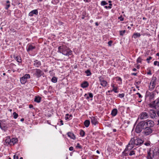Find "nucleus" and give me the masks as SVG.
<instances>
[{
	"instance_id": "1",
	"label": "nucleus",
	"mask_w": 159,
	"mask_h": 159,
	"mask_svg": "<svg viewBox=\"0 0 159 159\" xmlns=\"http://www.w3.org/2000/svg\"><path fill=\"white\" fill-rule=\"evenodd\" d=\"M58 52L68 56L71 55L72 54V51L65 45L59 46L58 48Z\"/></svg>"
},
{
	"instance_id": "2",
	"label": "nucleus",
	"mask_w": 159,
	"mask_h": 159,
	"mask_svg": "<svg viewBox=\"0 0 159 159\" xmlns=\"http://www.w3.org/2000/svg\"><path fill=\"white\" fill-rule=\"evenodd\" d=\"M134 145L133 142V139H131L128 144L126 146L125 148L122 152V155L123 156H128V155L129 152L134 148Z\"/></svg>"
},
{
	"instance_id": "3",
	"label": "nucleus",
	"mask_w": 159,
	"mask_h": 159,
	"mask_svg": "<svg viewBox=\"0 0 159 159\" xmlns=\"http://www.w3.org/2000/svg\"><path fill=\"white\" fill-rule=\"evenodd\" d=\"M146 128L144 120L142 121L139 122L137 125L135 130L137 133H139L141 132L143 130Z\"/></svg>"
},
{
	"instance_id": "4",
	"label": "nucleus",
	"mask_w": 159,
	"mask_h": 159,
	"mask_svg": "<svg viewBox=\"0 0 159 159\" xmlns=\"http://www.w3.org/2000/svg\"><path fill=\"white\" fill-rule=\"evenodd\" d=\"M157 80V78L156 77H153L152 78L149 86L150 90H152L154 89L156 86Z\"/></svg>"
},
{
	"instance_id": "5",
	"label": "nucleus",
	"mask_w": 159,
	"mask_h": 159,
	"mask_svg": "<svg viewBox=\"0 0 159 159\" xmlns=\"http://www.w3.org/2000/svg\"><path fill=\"white\" fill-rule=\"evenodd\" d=\"M132 139L134 145H141L144 142V141L143 140L140 139L139 138H136V139H134V138H131V140Z\"/></svg>"
},
{
	"instance_id": "6",
	"label": "nucleus",
	"mask_w": 159,
	"mask_h": 159,
	"mask_svg": "<svg viewBox=\"0 0 159 159\" xmlns=\"http://www.w3.org/2000/svg\"><path fill=\"white\" fill-rule=\"evenodd\" d=\"M153 132L152 128L147 127L142 132V133L145 136H148L151 134Z\"/></svg>"
},
{
	"instance_id": "7",
	"label": "nucleus",
	"mask_w": 159,
	"mask_h": 159,
	"mask_svg": "<svg viewBox=\"0 0 159 159\" xmlns=\"http://www.w3.org/2000/svg\"><path fill=\"white\" fill-rule=\"evenodd\" d=\"M156 150H158V148H157L153 151H150L149 152L148 154V157H150V158L152 159V157H153L155 155H156L159 153V152H157Z\"/></svg>"
},
{
	"instance_id": "8",
	"label": "nucleus",
	"mask_w": 159,
	"mask_h": 159,
	"mask_svg": "<svg viewBox=\"0 0 159 159\" xmlns=\"http://www.w3.org/2000/svg\"><path fill=\"white\" fill-rule=\"evenodd\" d=\"M30 76L29 74H26L20 78V81L22 84H24L27 81L28 79L30 78Z\"/></svg>"
},
{
	"instance_id": "9",
	"label": "nucleus",
	"mask_w": 159,
	"mask_h": 159,
	"mask_svg": "<svg viewBox=\"0 0 159 159\" xmlns=\"http://www.w3.org/2000/svg\"><path fill=\"white\" fill-rule=\"evenodd\" d=\"M34 75L37 78H39L43 75V73L40 69H36L34 70Z\"/></svg>"
},
{
	"instance_id": "10",
	"label": "nucleus",
	"mask_w": 159,
	"mask_h": 159,
	"mask_svg": "<svg viewBox=\"0 0 159 159\" xmlns=\"http://www.w3.org/2000/svg\"><path fill=\"white\" fill-rule=\"evenodd\" d=\"M146 127L152 128L154 125V121L152 120H144Z\"/></svg>"
},
{
	"instance_id": "11",
	"label": "nucleus",
	"mask_w": 159,
	"mask_h": 159,
	"mask_svg": "<svg viewBox=\"0 0 159 159\" xmlns=\"http://www.w3.org/2000/svg\"><path fill=\"white\" fill-rule=\"evenodd\" d=\"M150 117L152 119L156 118L157 117L155 111L153 109H149L148 111Z\"/></svg>"
},
{
	"instance_id": "12",
	"label": "nucleus",
	"mask_w": 159,
	"mask_h": 159,
	"mask_svg": "<svg viewBox=\"0 0 159 159\" xmlns=\"http://www.w3.org/2000/svg\"><path fill=\"white\" fill-rule=\"evenodd\" d=\"M98 78L100 82V84L103 87H106L107 86V83L106 80H104L103 77L100 76Z\"/></svg>"
},
{
	"instance_id": "13",
	"label": "nucleus",
	"mask_w": 159,
	"mask_h": 159,
	"mask_svg": "<svg viewBox=\"0 0 159 159\" xmlns=\"http://www.w3.org/2000/svg\"><path fill=\"white\" fill-rule=\"evenodd\" d=\"M0 127L3 130H5L7 129V127L5 121L0 120Z\"/></svg>"
},
{
	"instance_id": "14",
	"label": "nucleus",
	"mask_w": 159,
	"mask_h": 159,
	"mask_svg": "<svg viewBox=\"0 0 159 159\" xmlns=\"http://www.w3.org/2000/svg\"><path fill=\"white\" fill-rule=\"evenodd\" d=\"M148 118V115L146 112H142L140 116V118L141 119H146Z\"/></svg>"
},
{
	"instance_id": "15",
	"label": "nucleus",
	"mask_w": 159,
	"mask_h": 159,
	"mask_svg": "<svg viewBox=\"0 0 159 159\" xmlns=\"http://www.w3.org/2000/svg\"><path fill=\"white\" fill-rule=\"evenodd\" d=\"M156 102L157 101H154L152 102L149 104V107L152 108L156 109V106H157L156 105Z\"/></svg>"
},
{
	"instance_id": "16",
	"label": "nucleus",
	"mask_w": 159,
	"mask_h": 159,
	"mask_svg": "<svg viewBox=\"0 0 159 159\" xmlns=\"http://www.w3.org/2000/svg\"><path fill=\"white\" fill-rule=\"evenodd\" d=\"M35 48L34 46H33L32 44H28L27 46V50L29 52L30 51H32Z\"/></svg>"
},
{
	"instance_id": "17",
	"label": "nucleus",
	"mask_w": 159,
	"mask_h": 159,
	"mask_svg": "<svg viewBox=\"0 0 159 159\" xmlns=\"http://www.w3.org/2000/svg\"><path fill=\"white\" fill-rule=\"evenodd\" d=\"M91 123L95 125L98 123V121L97 119L94 116H92L91 117Z\"/></svg>"
},
{
	"instance_id": "18",
	"label": "nucleus",
	"mask_w": 159,
	"mask_h": 159,
	"mask_svg": "<svg viewBox=\"0 0 159 159\" xmlns=\"http://www.w3.org/2000/svg\"><path fill=\"white\" fill-rule=\"evenodd\" d=\"M34 65L36 67H39L41 65L40 61L37 60H35L34 61Z\"/></svg>"
},
{
	"instance_id": "19",
	"label": "nucleus",
	"mask_w": 159,
	"mask_h": 159,
	"mask_svg": "<svg viewBox=\"0 0 159 159\" xmlns=\"http://www.w3.org/2000/svg\"><path fill=\"white\" fill-rule=\"evenodd\" d=\"M38 14V10L36 9H35L34 10H33L30 12L29 15V16H33V14H35L36 15H37Z\"/></svg>"
},
{
	"instance_id": "20",
	"label": "nucleus",
	"mask_w": 159,
	"mask_h": 159,
	"mask_svg": "<svg viewBox=\"0 0 159 159\" xmlns=\"http://www.w3.org/2000/svg\"><path fill=\"white\" fill-rule=\"evenodd\" d=\"M18 139L17 138H12L11 139V145H14L18 142Z\"/></svg>"
},
{
	"instance_id": "21",
	"label": "nucleus",
	"mask_w": 159,
	"mask_h": 159,
	"mask_svg": "<svg viewBox=\"0 0 159 159\" xmlns=\"http://www.w3.org/2000/svg\"><path fill=\"white\" fill-rule=\"evenodd\" d=\"M67 135L68 137L72 139H75V136L73 133L70 132H68L67 133Z\"/></svg>"
},
{
	"instance_id": "22",
	"label": "nucleus",
	"mask_w": 159,
	"mask_h": 159,
	"mask_svg": "<svg viewBox=\"0 0 159 159\" xmlns=\"http://www.w3.org/2000/svg\"><path fill=\"white\" fill-rule=\"evenodd\" d=\"M89 86V84L87 81H85L81 84V86L83 88L87 87Z\"/></svg>"
},
{
	"instance_id": "23",
	"label": "nucleus",
	"mask_w": 159,
	"mask_h": 159,
	"mask_svg": "<svg viewBox=\"0 0 159 159\" xmlns=\"http://www.w3.org/2000/svg\"><path fill=\"white\" fill-rule=\"evenodd\" d=\"M117 113V110L116 109H114L111 112V115L113 116H115L116 115Z\"/></svg>"
},
{
	"instance_id": "24",
	"label": "nucleus",
	"mask_w": 159,
	"mask_h": 159,
	"mask_svg": "<svg viewBox=\"0 0 159 159\" xmlns=\"http://www.w3.org/2000/svg\"><path fill=\"white\" fill-rule=\"evenodd\" d=\"M135 148L133 150L130 151H129V155L130 156H132L133 155H135L136 153V151H135Z\"/></svg>"
},
{
	"instance_id": "25",
	"label": "nucleus",
	"mask_w": 159,
	"mask_h": 159,
	"mask_svg": "<svg viewBox=\"0 0 159 159\" xmlns=\"http://www.w3.org/2000/svg\"><path fill=\"white\" fill-rule=\"evenodd\" d=\"M141 36L140 34L139 33H134L133 34V37L135 39L137 37H139Z\"/></svg>"
},
{
	"instance_id": "26",
	"label": "nucleus",
	"mask_w": 159,
	"mask_h": 159,
	"mask_svg": "<svg viewBox=\"0 0 159 159\" xmlns=\"http://www.w3.org/2000/svg\"><path fill=\"white\" fill-rule=\"evenodd\" d=\"M90 121H89V120H86L84 122V124L85 126L86 127H88L89 126V125L90 124Z\"/></svg>"
},
{
	"instance_id": "27",
	"label": "nucleus",
	"mask_w": 159,
	"mask_h": 159,
	"mask_svg": "<svg viewBox=\"0 0 159 159\" xmlns=\"http://www.w3.org/2000/svg\"><path fill=\"white\" fill-rule=\"evenodd\" d=\"M41 100V98L39 97H36L34 100V101L35 102H36L38 103H39L40 102Z\"/></svg>"
},
{
	"instance_id": "28",
	"label": "nucleus",
	"mask_w": 159,
	"mask_h": 159,
	"mask_svg": "<svg viewBox=\"0 0 159 159\" xmlns=\"http://www.w3.org/2000/svg\"><path fill=\"white\" fill-rule=\"evenodd\" d=\"M5 143L7 144L11 145V139L9 138H7L5 140Z\"/></svg>"
},
{
	"instance_id": "29",
	"label": "nucleus",
	"mask_w": 159,
	"mask_h": 159,
	"mask_svg": "<svg viewBox=\"0 0 159 159\" xmlns=\"http://www.w3.org/2000/svg\"><path fill=\"white\" fill-rule=\"evenodd\" d=\"M15 59L18 62L20 63L21 62V59L20 56H18L15 57Z\"/></svg>"
},
{
	"instance_id": "30",
	"label": "nucleus",
	"mask_w": 159,
	"mask_h": 159,
	"mask_svg": "<svg viewBox=\"0 0 159 159\" xmlns=\"http://www.w3.org/2000/svg\"><path fill=\"white\" fill-rule=\"evenodd\" d=\"M72 116V115H69V114H67L66 115V116H65V119L66 120H70V117H71Z\"/></svg>"
},
{
	"instance_id": "31",
	"label": "nucleus",
	"mask_w": 159,
	"mask_h": 159,
	"mask_svg": "<svg viewBox=\"0 0 159 159\" xmlns=\"http://www.w3.org/2000/svg\"><path fill=\"white\" fill-rule=\"evenodd\" d=\"M85 73L87 74V76H89L91 75V73L89 70H88L85 71Z\"/></svg>"
},
{
	"instance_id": "32",
	"label": "nucleus",
	"mask_w": 159,
	"mask_h": 159,
	"mask_svg": "<svg viewBox=\"0 0 159 159\" xmlns=\"http://www.w3.org/2000/svg\"><path fill=\"white\" fill-rule=\"evenodd\" d=\"M13 116L14 119H16L18 116V114L15 112H14L13 113Z\"/></svg>"
},
{
	"instance_id": "33",
	"label": "nucleus",
	"mask_w": 159,
	"mask_h": 159,
	"mask_svg": "<svg viewBox=\"0 0 159 159\" xmlns=\"http://www.w3.org/2000/svg\"><path fill=\"white\" fill-rule=\"evenodd\" d=\"M85 132H84V131L82 130H81L80 131V135L82 136V137H83L84 135H85Z\"/></svg>"
},
{
	"instance_id": "34",
	"label": "nucleus",
	"mask_w": 159,
	"mask_h": 159,
	"mask_svg": "<svg viewBox=\"0 0 159 159\" xmlns=\"http://www.w3.org/2000/svg\"><path fill=\"white\" fill-rule=\"evenodd\" d=\"M52 81L53 82L56 83L57 81V78L55 77H53L52 79Z\"/></svg>"
},
{
	"instance_id": "35",
	"label": "nucleus",
	"mask_w": 159,
	"mask_h": 159,
	"mask_svg": "<svg viewBox=\"0 0 159 159\" xmlns=\"http://www.w3.org/2000/svg\"><path fill=\"white\" fill-rule=\"evenodd\" d=\"M125 30H121L120 31V35L121 36H123L124 34L125 33Z\"/></svg>"
},
{
	"instance_id": "36",
	"label": "nucleus",
	"mask_w": 159,
	"mask_h": 159,
	"mask_svg": "<svg viewBox=\"0 0 159 159\" xmlns=\"http://www.w3.org/2000/svg\"><path fill=\"white\" fill-rule=\"evenodd\" d=\"M142 60V59L141 57H139L137 59V63H141Z\"/></svg>"
},
{
	"instance_id": "37",
	"label": "nucleus",
	"mask_w": 159,
	"mask_h": 159,
	"mask_svg": "<svg viewBox=\"0 0 159 159\" xmlns=\"http://www.w3.org/2000/svg\"><path fill=\"white\" fill-rule=\"evenodd\" d=\"M107 2H106L104 1H102L101 2V5L102 6H104V5H107Z\"/></svg>"
},
{
	"instance_id": "38",
	"label": "nucleus",
	"mask_w": 159,
	"mask_h": 159,
	"mask_svg": "<svg viewBox=\"0 0 159 159\" xmlns=\"http://www.w3.org/2000/svg\"><path fill=\"white\" fill-rule=\"evenodd\" d=\"M116 80L120 81L121 82V83H122V80L121 78L119 77H116Z\"/></svg>"
},
{
	"instance_id": "39",
	"label": "nucleus",
	"mask_w": 159,
	"mask_h": 159,
	"mask_svg": "<svg viewBox=\"0 0 159 159\" xmlns=\"http://www.w3.org/2000/svg\"><path fill=\"white\" fill-rule=\"evenodd\" d=\"M109 6H105V8L106 9H107L108 8L109 9H111V6H112V4H109Z\"/></svg>"
},
{
	"instance_id": "40",
	"label": "nucleus",
	"mask_w": 159,
	"mask_h": 159,
	"mask_svg": "<svg viewBox=\"0 0 159 159\" xmlns=\"http://www.w3.org/2000/svg\"><path fill=\"white\" fill-rule=\"evenodd\" d=\"M117 87H114V88H113L112 91H114L115 93H117L118 92V91H117Z\"/></svg>"
},
{
	"instance_id": "41",
	"label": "nucleus",
	"mask_w": 159,
	"mask_h": 159,
	"mask_svg": "<svg viewBox=\"0 0 159 159\" xmlns=\"http://www.w3.org/2000/svg\"><path fill=\"white\" fill-rule=\"evenodd\" d=\"M125 94L124 93L119 94L118 96L120 98H122L124 97Z\"/></svg>"
},
{
	"instance_id": "42",
	"label": "nucleus",
	"mask_w": 159,
	"mask_h": 159,
	"mask_svg": "<svg viewBox=\"0 0 159 159\" xmlns=\"http://www.w3.org/2000/svg\"><path fill=\"white\" fill-rule=\"evenodd\" d=\"M154 65L155 66L157 65L158 66H159V62L157 61H155L154 62Z\"/></svg>"
},
{
	"instance_id": "43",
	"label": "nucleus",
	"mask_w": 159,
	"mask_h": 159,
	"mask_svg": "<svg viewBox=\"0 0 159 159\" xmlns=\"http://www.w3.org/2000/svg\"><path fill=\"white\" fill-rule=\"evenodd\" d=\"M14 159H18V156L16 154L13 157Z\"/></svg>"
},
{
	"instance_id": "44",
	"label": "nucleus",
	"mask_w": 159,
	"mask_h": 159,
	"mask_svg": "<svg viewBox=\"0 0 159 159\" xmlns=\"http://www.w3.org/2000/svg\"><path fill=\"white\" fill-rule=\"evenodd\" d=\"M150 142H145L144 143V145L147 146H148L150 145Z\"/></svg>"
},
{
	"instance_id": "45",
	"label": "nucleus",
	"mask_w": 159,
	"mask_h": 159,
	"mask_svg": "<svg viewBox=\"0 0 159 159\" xmlns=\"http://www.w3.org/2000/svg\"><path fill=\"white\" fill-rule=\"evenodd\" d=\"M152 58V57H149L147 59H146V60L148 62V63L149 62V61L150 60H151Z\"/></svg>"
},
{
	"instance_id": "46",
	"label": "nucleus",
	"mask_w": 159,
	"mask_h": 159,
	"mask_svg": "<svg viewBox=\"0 0 159 159\" xmlns=\"http://www.w3.org/2000/svg\"><path fill=\"white\" fill-rule=\"evenodd\" d=\"M118 19H120L121 21H122L124 20V18H123L122 16H120L118 17Z\"/></svg>"
},
{
	"instance_id": "47",
	"label": "nucleus",
	"mask_w": 159,
	"mask_h": 159,
	"mask_svg": "<svg viewBox=\"0 0 159 159\" xmlns=\"http://www.w3.org/2000/svg\"><path fill=\"white\" fill-rule=\"evenodd\" d=\"M10 7V4H7L6 5V7H5V9L6 10H7L8 9L9 7Z\"/></svg>"
},
{
	"instance_id": "48",
	"label": "nucleus",
	"mask_w": 159,
	"mask_h": 159,
	"mask_svg": "<svg viewBox=\"0 0 159 159\" xmlns=\"http://www.w3.org/2000/svg\"><path fill=\"white\" fill-rule=\"evenodd\" d=\"M89 96L90 98H92L93 97V94L91 93H89Z\"/></svg>"
},
{
	"instance_id": "49",
	"label": "nucleus",
	"mask_w": 159,
	"mask_h": 159,
	"mask_svg": "<svg viewBox=\"0 0 159 159\" xmlns=\"http://www.w3.org/2000/svg\"><path fill=\"white\" fill-rule=\"evenodd\" d=\"M136 94L138 95L139 98H141L142 97V95H141V94L139 93H136Z\"/></svg>"
},
{
	"instance_id": "50",
	"label": "nucleus",
	"mask_w": 159,
	"mask_h": 159,
	"mask_svg": "<svg viewBox=\"0 0 159 159\" xmlns=\"http://www.w3.org/2000/svg\"><path fill=\"white\" fill-rule=\"evenodd\" d=\"M156 105L159 107V99H158L156 102Z\"/></svg>"
},
{
	"instance_id": "51",
	"label": "nucleus",
	"mask_w": 159,
	"mask_h": 159,
	"mask_svg": "<svg viewBox=\"0 0 159 159\" xmlns=\"http://www.w3.org/2000/svg\"><path fill=\"white\" fill-rule=\"evenodd\" d=\"M76 147L78 148H82L81 146L80 145V144L79 143H78L77 144Z\"/></svg>"
},
{
	"instance_id": "52",
	"label": "nucleus",
	"mask_w": 159,
	"mask_h": 159,
	"mask_svg": "<svg viewBox=\"0 0 159 159\" xmlns=\"http://www.w3.org/2000/svg\"><path fill=\"white\" fill-rule=\"evenodd\" d=\"M112 43V42L111 41H110L108 42V45L110 46H111V44Z\"/></svg>"
},
{
	"instance_id": "53",
	"label": "nucleus",
	"mask_w": 159,
	"mask_h": 159,
	"mask_svg": "<svg viewBox=\"0 0 159 159\" xmlns=\"http://www.w3.org/2000/svg\"><path fill=\"white\" fill-rule=\"evenodd\" d=\"M73 149H74V148L73 147H70L69 148V150L70 151H71L73 150Z\"/></svg>"
},
{
	"instance_id": "54",
	"label": "nucleus",
	"mask_w": 159,
	"mask_h": 159,
	"mask_svg": "<svg viewBox=\"0 0 159 159\" xmlns=\"http://www.w3.org/2000/svg\"><path fill=\"white\" fill-rule=\"evenodd\" d=\"M60 122L61 123V125H63V121L62 120H60Z\"/></svg>"
},
{
	"instance_id": "55",
	"label": "nucleus",
	"mask_w": 159,
	"mask_h": 159,
	"mask_svg": "<svg viewBox=\"0 0 159 159\" xmlns=\"http://www.w3.org/2000/svg\"><path fill=\"white\" fill-rule=\"evenodd\" d=\"M29 107L30 108H32L33 107V105H32L31 104L29 106Z\"/></svg>"
},
{
	"instance_id": "56",
	"label": "nucleus",
	"mask_w": 159,
	"mask_h": 159,
	"mask_svg": "<svg viewBox=\"0 0 159 159\" xmlns=\"http://www.w3.org/2000/svg\"><path fill=\"white\" fill-rule=\"evenodd\" d=\"M132 75H137V73H132Z\"/></svg>"
},
{
	"instance_id": "57",
	"label": "nucleus",
	"mask_w": 159,
	"mask_h": 159,
	"mask_svg": "<svg viewBox=\"0 0 159 159\" xmlns=\"http://www.w3.org/2000/svg\"><path fill=\"white\" fill-rule=\"evenodd\" d=\"M157 114L158 116L159 117V110L157 112Z\"/></svg>"
},
{
	"instance_id": "58",
	"label": "nucleus",
	"mask_w": 159,
	"mask_h": 159,
	"mask_svg": "<svg viewBox=\"0 0 159 159\" xmlns=\"http://www.w3.org/2000/svg\"><path fill=\"white\" fill-rule=\"evenodd\" d=\"M24 120V118H22L20 119V121H23Z\"/></svg>"
},
{
	"instance_id": "59",
	"label": "nucleus",
	"mask_w": 159,
	"mask_h": 159,
	"mask_svg": "<svg viewBox=\"0 0 159 159\" xmlns=\"http://www.w3.org/2000/svg\"><path fill=\"white\" fill-rule=\"evenodd\" d=\"M133 70L134 71H136V69L135 68H134L133 69Z\"/></svg>"
},
{
	"instance_id": "60",
	"label": "nucleus",
	"mask_w": 159,
	"mask_h": 159,
	"mask_svg": "<svg viewBox=\"0 0 159 159\" xmlns=\"http://www.w3.org/2000/svg\"><path fill=\"white\" fill-rule=\"evenodd\" d=\"M84 97L86 98V97L88 96V95L87 94H85L84 95Z\"/></svg>"
},
{
	"instance_id": "61",
	"label": "nucleus",
	"mask_w": 159,
	"mask_h": 159,
	"mask_svg": "<svg viewBox=\"0 0 159 159\" xmlns=\"http://www.w3.org/2000/svg\"><path fill=\"white\" fill-rule=\"evenodd\" d=\"M6 2L8 4H10V3L9 1H7Z\"/></svg>"
},
{
	"instance_id": "62",
	"label": "nucleus",
	"mask_w": 159,
	"mask_h": 159,
	"mask_svg": "<svg viewBox=\"0 0 159 159\" xmlns=\"http://www.w3.org/2000/svg\"><path fill=\"white\" fill-rule=\"evenodd\" d=\"M111 86L113 87V88H114V87H115L114 84H112Z\"/></svg>"
},
{
	"instance_id": "63",
	"label": "nucleus",
	"mask_w": 159,
	"mask_h": 159,
	"mask_svg": "<svg viewBox=\"0 0 159 159\" xmlns=\"http://www.w3.org/2000/svg\"><path fill=\"white\" fill-rule=\"evenodd\" d=\"M96 152H97V153L98 154H99L100 153L99 151L98 150L96 151Z\"/></svg>"
},
{
	"instance_id": "64",
	"label": "nucleus",
	"mask_w": 159,
	"mask_h": 159,
	"mask_svg": "<svg viewBox=\"0 0 159 159\" xmlns=\"http://www.w3.org/2000/svg\"><path fill=\"white\" fill-rule=\"evenodd\" d=\"M156 55L159 57V53H157Z\"/></svg>"
}]
</instances>
